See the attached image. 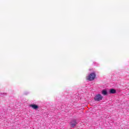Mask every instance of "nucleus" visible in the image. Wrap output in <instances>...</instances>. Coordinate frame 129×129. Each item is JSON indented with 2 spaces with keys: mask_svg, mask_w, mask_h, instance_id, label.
Segmentation results:
<instances>
[{
  "mask_svg": "<svg viewBox=\"0 0 129 129\" xmlns=\"http://www.w3.org/2000/svg\"><path fill=\"white\" fill-rule=\"evenodd\" d=\"M29 106L33 108V109H38L39 108V106L36 104H31Z\"/></svg>",
  "mask_w": 129,
  "mask_h": 129,
  "instance_id": "4",
  "label": "nucleus"
},
{
  "mask_svg": "<svg viewBox=\"0 0 129 129\" xmlns=\"http://www.w3.org/2000/svg\"><path fill=\"white\" fill-rule=\"evenodd\" d=\"M109 92L111 94H114L116 92V91L114 89H112L110 90Z\"/></svg>",
  "mask_w": 129,
  "mask_h": 129,
  "instance_id": "5",
  "label": "nucleus"
},
{
  "mask_svg": "<svg viewBox=\"0 0 129 129\" xmlns=\"http://www.w3.org/2000/svg\"><path fill=\"white\" fill-rule=\"evenodd\" d=\"M102 94H103V95H106L107 94V91L105 90H103L102 91Z\"/></svg>",
  "mask_w": 129,
  "mask_h": 129,
  "instance_id": "6",
  "label": "nucleus"
},
{
  "mask_svg": "<svg viewBox=\"0 0 129 129\" xmlns=\"http://www.w3.org/2000/svg\"><path fill=\"white\" fill-rule=\"evenodd\" d=\"M95 77H96V75H95V73H92L88 77L87 79L89 81H92V80L95 79Z\"/></svg>",
  "mask_w": 129,
  "mask_h": 129,
  "instance_id": "2",
  "label": "nucleus"
},
{
  "mask_svg": "<svg viewBox=\"0 0 129 129\" xmlns=\"http://www.w3.org/2000/svg\"><path fill=\"white\" fill-rule=\"evenodd\" d=\"M94 99L95 101H97V102L101 101V100L103 99V96H102V95H101V94H98L95 96Z\"/></svg>",
  "mask_w": 129,
  "mask_h": 129,
  "instance_id": "1",
  "label": "nucleus"
},
{
  "mask_svg": "<svg viewBox=\"0 0 129 129\" xmlns=\"http://www.w3.org/2000/svg\"><path fill=\"white\" fill-rule=\"evenodd\" d=\"M70 123L71 127H75L76 124H77V121L76 120H73L71 121Z\"/></svg>",
  "mask_w": 129,
  "mask_h": 129,
  "instance_id": "3",
  "label": "nucleus"
}]
</instances>
